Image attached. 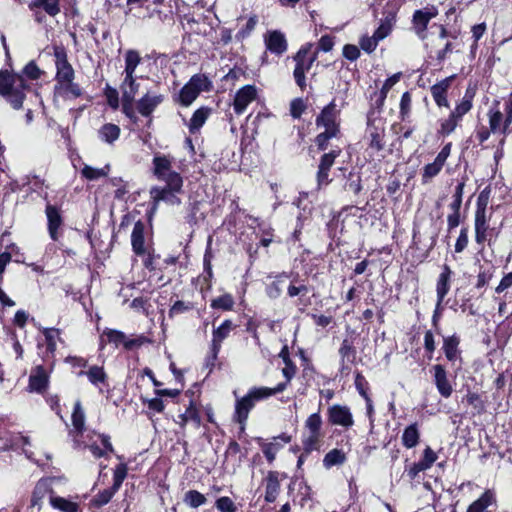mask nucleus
<instances>
[{
	"label": "nucleus",
	"instance_id": "nucleus-1",
	"mask_svg": "<svg viewBox=\"0 0 512 512\" xmlns=\"http://www.w3.org/2000/svg\"><path fill=\"white\" fill-rule=\"evenodd\" d=\"M25 77L37 80L41 76V70L34 61L29 62L23 69V74L0 73V94L12 105L14 109H20L25 98V90L28 85Z\"/></svg>",
	"mask_w": 512,
	"mask_h": 512
},
{
	"label": "nucleus",
	"instance_id": "nucleus-2",
	"mask_svg": "<svg viewBox=\"0 0 512 512\" xmlns=\"http://www.w3.org/2000/svg\"><path fill=\"white\" fill-rule=\"evenodd\" d=\"M286 389V384H277L274 388L269 387H253L248 393L236 400L234 420L241 425V429H244V425L248 419L249 412L253 409L256 402L268 399L269 397L283 392Z\"/></svg>",
	"mask_w": 512,
	"mask_h": 512
},
{
	"label": "nucleus",
	"instance_id": "nucleus-3",
	"mask_svg": "<svg viewBox=\"0 0 512 512\" xmlns=\"http://www.w3.org/2000/svg\"><path fill=\"white\" fill-rule=\"evenodd\" d=\"M367 139L370 154L379 153L385 147V120L380 116V110H371L367 116Z\"/></svg>",
	"mask_w": 512,
	"mask_h": 512
},
{
	"label": "nucleus",
	"instance_id": "nucleus-4",
	"mask_svg": "<svg viewBox=\"0 0 512 512\" xmlns=\"http://www.w3.org/2000/svg\"><path fill=\"white\" fill-rule=\"evenodd\" d=\"M313 44L306 43L303 45L293 57L296 65L293 72L296 84L303 90L306 87L305 74L311 68L317 59V52H312Z\"/></svg>",
	"mask_w": 512,
	"mask_h": 512
},
{
	"label": "nucleus",
	"instance_id": "nucleus-5",
	"mask_svg": "<svg viewBox=\"0 0 512 512\" xmlns=\"http://www.w3.org/2000/svg\"><path fill=\"white\" fill-rule=\"evenodd\" d=\"M211 81L204 74H195L182 87L178 95V101L182 106H190L201 92L209 91Z\"/></svg>",
	"mask_w": 512,
	"mask_h": 512
},
{
	"label": "nucleus",
	"instance_id": "nucleus-6",
	"mask_svg": "<svg viewBox=\"0 0 512 512\" xmlns=\"http://www.w3.org/2000/svg\"><path fill=\"white\" fill-rule=\"evenodd\" d=\"M153 173L158 180L165 182L174 189H179L182 176L172 170V161L168 156L156 155L153 158Z\"/></svg>",
	"mask_w": 512,
	"mask_h": 512
},
{
	"label": "nucleus",
	"instance_id": "nucleus-7",
	"mask_svg": "<svg viewBox=\"0 0 512 512\" xmlns=\"http://www.w3.org/2000/svg\"><path fill=\"white\" fill-rule=\"evenodd\" d=\"M53 55L55 57L57 81L61 84L73 81L74 70L67 60V53L65 48L61 45H54Z\"/></svg>",
	"mask_w": 512,
	"mask_h": 512
},
{
	"label": "nucleus",
	"instance_id": "nucleus-8",
	"mask_svg": "<svg viewBox=\"0 0 512 512\" xmlns=\"http://www.w3.org/2000/svg\"><path fill=\"white\" fill-rule=\"evenodd\" d=\"M340 109L337 108L336 102L333 100L326 105L321 113L316 118L317 127H323L325 130H330L332 133L339 132L338 118Z\"/></svg>",
	"mask_w": 512,
	"mask_h": 512
},
{
	"label": "nucleus",
	"instance_id": "nucleus-9",
	"mask_svg": "<svg viewBox=\"0 0 512 512\" xmlns=\"http://www.w3.org/2000/svg\"><path fill=\"white\" fill-rule=\"evenodd\" d=\"M113 344L116 348L123 346L126 350H131L136 346L143 344L144 337L129 339L125 333L115 329H105L101 336V342Z\"/></svg>",
	"mask_w": 512,
	"mask_h": 512
},
{
	"label": "nucleus",
	"instance_id": "nucleus-10",
	"mask_svg": "<svg viewBox=\"0 0 512 512\" xmlns=\"http://www.w3.org/2000/svg\"><path fill=\"white\" fill-rule=\"evenodd\" d=\"M490 216L487 211H475V241L477 244L490 242L493 236H496L494 228L489 226Z\"/></svg>",
	"mask_w": 512,
	"mask_h": 512
},
{
	"label": "nucleus",
	"instance_id": "nucleus-11",
	"mask_svg": "<svg viewBox=\"0 0 512 512\" xmlns=\"http://www.w3.org/2000/svg\"><path fill=\"white\" fill-rule=\"evenodd\" d=\"M438 15V10L434 6H428L423 9L416 10L413 14V28L419 38H426V29L431 19Z\"/></svg>",
	"mask_w": 512,
	"mask_h": 512
},
{
	"label": "nucleus",
	"instance_id": "nucleus-12",
	"mask_svg": "<svg viewBox=\"0 0 512 512\" xmlns=\"http://www.w3.org/2000/svg\"><path fill=\"white\" fill-rule=\"evenodd\" d=\"M451 143H447L441 151L437 154L436 158L432 163H429L424 166L422 173L423 183H427L430 179L435 177L442 170L447 158L451 152Z\"/></svg>",
	"mask_w": 512,
	"mask_h": 512
},
{
	"label": "nucleus",
	"instance_id": "nucleus-13",
	"mask_svg": "<svg viewBox=\"0 0 512 512\" xmlns=\"http://www.w3.org/2000/svg\"><path fill=\"white\" fill-rule=\"evenodd\" d=\"M328 421L332 425L350 428L354 424L353 415L349 407L335 404L328 409Z\"/></svg>",
	"mask_w": 512,
	"mask_h": 512
},
{
	"label": "nucleus",
	"instance_id": "nucleus-14",
	"mask_svg": "<svg viewBox=\"0 0 512 512\" xmlns=\"http://www.w3.org/2000/svg\"><path fill=\"white\" fill-rule=\"evenodd\" d=\"M73 429L69 431V435L73 438L74 447H81V438L85 429V413L81 403L76 402L72 413Z\"/></svg>",
	"mask_w": 512,
	"mask_h": 512
},
{
	"label": "nucleus",
	"instance_id": "nucleus-15",
	"mask_svg": "<svg viewBox=\"0 0 512 512\" xmlns=\"http://www.w3.org/2000/svg\"><path fill=\"white\" fill-rule=\"evenodd\" d=\"M257 97V88L254 85H245L240 88L234 97L233 108L237 115L245 112L248 105Z\"/></svg>",
	"mask_w": 512,
	"mask_h": 512
},
{
	"label": "nucleus",
	"instance_id": "nucleus-16",
	"mask_svg": "<svg viewBox=\"0 0 512 512\" xmlns=\"http://www.w3.org/2000/svg\"><path fill=\"white\" fill-rule=\"evenodd\" d=\"M182 187L183 180L180 181V186L177 190L166 184L165 187H153L150 194L155 202L163 201L170 205H179L181 200L177 195L182 192Z\"/></svg>",
	"mask_w": 512,
	"mask_h": 512
},
{
	"label": "nucleus",
	"instance_id": "nucleus-17",
	"mask_svg": "<svg viewBox=\"0 0 512 512\" xmlns=\"http://www.w3.org/2000/svg\"><path fill=\"white\" fill-rule=\"evenodd\" d=\"M77 376H86L89 383L96 387L100 393H103V388L108 386V375L103 366H89L88 370H80Z\"/></svg>",
	"mask_w": 512,
	"mask_h": 512
},
{
	"label": "nucleus",
	"instance_id": "nucleus-18",
	"mask_svg": "<svg viewBox=\"0 0 512 512\" xmlns=\"http://www.w3.org/2000/svg\"><path fill=\"white\" fill-rule=\"evenodd\" d=\"M264 42L266 49L275 55L284 54L288 48L286 37L279 30L268 31L264 35Z\"/></svg>",
	"mask_w": 512,
	"mask_h": 512
},
{
	"label": "nucleus",
	"instance_id": "nucleus-19",
	"mask_svg": "<svg viewBox=\"0 0 512 512\" xmlns=\"http://www.w3.org/2000/svg\"><path fill=\"white\" fill-rule=\"evenodd\" d=\"M497 508L496 494L487 489L478 499L467 508V512H494Z\"/></svg>",
	"mask_w": 512,
	"mask_h": 512
},
{
	"label": "nucleus",
	"instance_id": "nucleus-20",
	"mask_svg": "<svg viewBox=\"0 0 512 512\" xmlns=\"http://www.w3.org/2000/svg\"><path fill=\"white\" fill-rule=\"evenodd\" d=\"M164 95L148 91L137 102L138 112L144 116H150L153 111L163 102Z\"/></svg>",
	"mask_w": 512,
	"mask_h": 512
},
{
	"label": "nucleus",
	"instance_id": "nucleus-21",
	"mask_svg": "<svg viewBox=\"0 0 512 512\" xmlns=\"http://www.w3.org/2000/svg\"><path fill=\"white\" fill-rule=\"evenodd\" d=\"M97 440L91 441L89 444H85L81 440V447H88L94 457L100 458L106 455L108 452H113V446L110 442V437L104 434H97Z\"/></svg>",
	"mask_w": 512,
	"mask_h": 512
},
{
	"label": "nucleus",
	"instance_id": "nucleus-22",
	"mask_svg": "<svg viewBox=\"0 0 512 512\" xmlns=\"http://www.w3.org/2000/svg\"><path fill=\"white\" fill-rule=\"evenodd\" d=\"M46 217L48 222V232L52 240L57 241L59 238V229L63 224L60 210L51 204L46 206Z\"/></svg>",
	"mask_w": 512,
	"mask_h": 512
},
{
	"label": "nucleus",
	"instance_id": "nucleus-23",
	"mask_svg": "<svg viewBox=\"0 0 512 512\" xmlns=\"http://www.w3.org/2000/svg\"><path fill=\"white\" fill-rule=\"evenodd\" d=\"M291 441V437L285 433L274 437L273 441L269 443H263L261 445L262 452L269 463H272L277 453L283 448L284 444Z\"/></svg>",
	"mask_w": 512,
	"mask_h": 512
},
{
	"label": "nucleus",
	"instance_id": "nucleus-24",
	"mask_svg": "<svg viewBox=\"0 0 512 512\" xmlns=\"http://www.w3.org/2000/svg\"><path fill=\"white\" fill-rule=\"evenodd\" d=\"M434 370V382L439 394L444 398H449L453 392L452 385L450 384L446 370L442 365H435Z\"/></svg>",
	"mask_w": 512,
	"mask_h": 512
},
{
	"label": "nucleus",
	"instance_id": "nucleus-25",
	"mask_svg": "<svg viewBox=\"0 0 512 512\" xmlns=\"http://www.w3.org/2000/svg\"><path fill=\"white\" fill-rule=\"evenodd\" d=\"M280 492L279 474L275 471H269L265 478V501L273 503Z\"/></svg>",
	"mask_w": 512,
	"mask_h": 512
},
{
	"label": "nucleus",
	"instance_id": "nucleus-26",
	"mask_svg": "<svg viewBox=\"0 0 512 512\" xmlns=\"http://www.w3.org/2000/svg\"><path fill=\"white\" fill-rule=\"evenodd\" d=\"M452 271L448 265H444L442 268V272L439 275L437 286H436V293H437V306L441 307V304L445 298V296L448 294L450 289V278H451Z\"/></svg>",
	"mask_w": 512,
	"mask_h": 512
},
{
	"label": "nucleus",
	"instance_id": "nucleus-27",
	"mask_svg": "<svg viewBox=\"0 0 512 512\" xmlns=\"http://www.w3.org/2000/svg\"><path fill=\"white\" fill-rule=\"evenodd\" d=\"M452 77H448L431 87V94L435 103L439 107H448L449 103L447 100V91L450 87Z\"/></svg>",
	"mask_w": 512,
	"mask_h": 512
},
{
	"label": "nucleus",
	"instance_id": "nucleus-28",
	"mask_svg": "<svg viewBox=\"0 0 512 512\" xmlns=\"http://www.w3.org/2000/svg\"><path fill=\"white\" fill-rule=\"evenodd\" d=\"M144 224L141 221H137L134 224L132 234H131V244L133 251L137 255H143L145 253L144 247Z\"/></svg>",
	"mask_w": 512,
	"mask_h": 512
},
{
	"label": "nucleus",
	"instance_id": "nucleus-29",
	"mask_svg": "<svg viewBox=\"0 0 512 512\" xmlns=\"http://www.w3.org/2000/svg\"><path fill=\"white\" fill-rule=\"evenodd\" d=\"M289 279V274L283 272L274 276V280L266 286L265 292L270 299H277L281 296L283 286Z\"/></svg>",
	"mask_w": 512,
	"mask_h": 512
},
{
	"label": "nucleus",
	"instance_id": "nucleus-30",
	"mask_svg": "<svg viewBox=\"0 0 512 512\" xmlns=\"http://www.w3.org/2000/svg\"><path fill=\"white\" fill-rule=\"evenodd\" d=\"M176 423L181 427H184L188 423H193L195 428L200 427L201 416L193 402H190V405L186 411L178 416Z\"/></svg>",
	"mask_w": 512,
	"mask_h": 512
},
{
	"label": "nucleus",
	"instance_id": "nucleus-31",
	"mask_svg": "<svg viewBox=\"0 0 512 512\" xmlns=\"http://www.w3.org/2000/svg\"><path fill=\"white\" fill-rule=\"evenodd\" d=\"M9 441L10 444H3L0 448V451L5 452L10 450H22L28 458H31V455L25 449V447L30 444V440L28 437L20 434H13L10 436Z\"/></svg>",
	"mask_w": 512,
	"mask_h": 512
},
{
	"label": "nucleus",
	"instance_id": "nucleus-32",
	"mask_svg": "<svg viewBox=\"0 0 512 512\" xmlns=\"http://www.w3.org/2000/svg\"><path fill=\"white\" fill-rule=\"evenodd\" d=\"M48 377L45 370L38 366L29 378V388L31 391L42 392L46 389Z\"/></svg>",
	"mask_w": 512,
	"mask_h": 512
},
{
	"label": "nucleus",
	"instance_id": "nucleus-33",
	"mask_svg": "<svg viewBox=\"0 0 512 512\" xmlns=\"http://www.w3.org/2000/svg\"><path fill=\"white\" fill-rule=\"evenodd\" d=\"M120 133L121 130L119 126L112 123H106L98 130V137L104 143L113 144L119 139Z\"/></svg>",
	"mask_w": 512,
	"mask_h": 512
},
{
	"label": "nucleus",
	"instance_id": "nucleus-34",
	"mask_svg": "<svg viewBox=\"0 0 512 512\" xmlns=\"http://www.w3.org/2000/svg\"><path fill=\"white\" fill-rule=\"evenodd\" d=\"M50 505L61 512H78L79 504L71 501L70 499L57 496L55 494L50 495Z\"/></svg>",
	"mask_w": 512,
	"mask_h": 512
},
{
	"label": "nucleus",
	"instance_id": "nucleus-35",
	"mask_svg": "<svg viewBox=\"0 0 512 512\" xmlns=\"http://www.w3.org/2000/svg\"><path fill=\"white\" fill-rule=\"evenodd\" d=\"M210 112V108L201 107L193 113L188 124V128L191 133H195L204 125V123L206 122L207 118L210 115Z\"/></svg>",
	"mask_w": 512,
	"mask_h": 512
},
{
	"label": "nucleus",
	"instance_id": "nucleus-36",
	"mask_svg": "<svg viewBox=\"0 0 512 512\" xmlns=\"http://www.w3.org/2000/svg\"><path fill=\"white\" fill-rule=\"evenodd\" d=\"M459 338L456 335L444 337L443 339V351L446 358L454 362L459 357Z\"/></svg>",
	"mask_w": 512,
	"mask_h": 512
},
{
	"label": "nucleus",
	"instance_id": "nucleus-37",
	"mask_svg": "<svg viewBox=\"0 0 512 512\" xmlns=\"http://www.w3.org/2000/svg\"><path fill=\"white\" fill-rule=\"evenodd\" d=\"M420 433L416 423L407 426L402 434L401 440L404 447L411 449L419 443Z\"/></svg>",
	"mask_w": 512,
	"mask_h": 512
},
{
	"label": "nucleus",
	"instance_id": "nucleus-38",
	"mask_svg": "<svg viewBox=\"0 0 512 512\" xmlns=\"http://www.w3.org/2000/svg\"><path fill=\"white\" fill-rule=\"evenodd\" d=\"M232 329V321L225 320L218 328L213 330L211 344L221 348L222 342L229 336Z\"/></svg>",
	"mask_w": 512,
	"mask_h": 512
},
{
	"label": "nucleus",
	"instance_id": "nucleus-39",
	"mask_svg": "<svg viewBox=\"0 0 512 512\" xmlns=\"http://www.w3.org/2000/svg\"><path fill=\"white\" fill-rule=\"evenodd\" d=\"M51 494H54V492L49 488L48 483L44 480L39 481L36 484L31 497V506H38L40 508L42 500L47 495L50 497Z\"/></svg>",
	"mask_w": 512,
	"mask_h": 512
},
{
	"label": "nucleus",
	"instance_id": "nucleus-40",
	"mask_svg": "<svg viewBox=\"0 0 512 512\" xmlns=\"http://www.w3.org/2000/svg\"><path fill=\"white\" fill-rule=\"evenodd\" d=\"M120 89L122 91L123 100L134 101V98L139 89V84L136 83V78L134 75L130 77L125 76Z\"/></svg>",
	"mask_w": 512,
	"mask_h": 512
},
{
	"label": "nucleus",
	"instance_id": "nucleus-41",
	"mask_svg": "<svg viewBox=\"0 0 512 512\" xmlns=\"http://www.w3.org/2000/svg\"><path fill=\"white\" fill-rule=\"evenodd\" d=\"M110 171V165L107 164L102 168H95L90 165H84L81 169V175L89 181L98 180L106 177Z\"/></svg>",
	"mask_w": 512,
	"mask_h": 512
},
{
	"label": "nucleus",
	"instance_id": "nucleus-42",
	"mask_svg": "<svg viewBox=\"0 0 512 512\" xmlns=\"http://www.w3.org/2000/svg\"><path fill=\"white\" fill-rule=\"evenodd\" d=\"M346 461V454L337 448L330 450L323 458V466L330 469L333 466L342 465Z\"/></svg>",
	"mask_w": 512,
	"mask_h": 512
},
{
	"label": "nucleus",
	"instance_id": "nucleus-43",
	"mask_svg": "<svg viewBox=\"0 0 512 512\" xmlns=\"http://www.w3.org/2000/svg\"><path fill=\"white\" fill-rule=\"evenodd\" d=\"M399 0H389L383 8V18L381 21L388 23L392 26L396 23V16L399 10Z\"/></svg>",
	"mask_w": 512,
	"mask_h": 512
},
{
	"label": "nucleus",
	"instance_id": "nucleus-44",
	"mask_svg": "<svg viewBox=\"0 0 512 512\" xmlns=\"http://www.w3.org/2000/svg\"><path fill=\"white\" fill-rule=\"evenodd\" d=\"M488 119H489V128L493 134H496V133L505 134L503 132V125H504L505 119H503V114L499 110L490 109L488 112Z\"/></svg>",
	"mask_w": 512,
	"mask_h": 512
},
{
	"label": "nucleus",
	"instance_id": "nucleus-45",
	"mask_svg": "<svg viewBox=\"0 0 512 512\" xmlns=\"http://www.w3.org/2000/svg\"><path fill=\"white\" fill-rule=\"evenodd\" d=\"M141 61L140 55L135 50H128L125 54V76H132Z\"/></svg>",
	"mask_w": 512,
	"mask_h": 512
},
{
	"label": "nucleus",
	"instance_id": "nucleus-46",
	"mask_svg": "<svg viewBox=\"0 0 512 512\" xmlns=\"http://www.w3.org/2000/svg\"><path fill=\"white\" fill-rule=\"evenodd\" d=\"M235 304L234 298L231 294L225 293L217 298L212 299L211 308L222 310V311H230L233 309Z\"/></svg>",
	"mask_w": 512,
	"mask_h": 512
},
{
	"label": "nucleus",
	"instance_id": "nucleus-47",
	"mask_svg": "<svg viewBox=\"0 0 512 512\" xmlns=\"http://www.w3.org/2000/svg\"><path fill=\"white\" fill-rule=\"evenodd\" d=\"M401 72H398V73H395L393 74L391 77H389L388 79L385 80L381 90H380V96H379V99L377 100V106L378 108L380 109L383 104H384V101L387 97V94L389 92V90L396 84L399 82L400 78H401Z\"/></svg>",
	"mask_w": 512,
	"mask_h": 512
},
{
	"label": "nucleus",
	"instance_id": "nucleus-48",
	"mask_svg": "<svg viewBox=\"0 0 512 512\" xmlns=\"http://www.w3.org/2000/svg\"><path fill=\"white\" fill-rule=\"evenodd\" d=\"M32 7L42 8L52 17L56 16L60 12L59 0H34Z\"/></svg>",
	"mask_w": 512,
	"mask_h": 512
},
{
	"label": "nucleus",
	"instance_id": "nucleus-49",
	"mask_svg": "<svg viewBox=\"0 0 512 512\" xmlns=\"http://www.w3.org/2000/svg\"><path fill=\"white\" fill-rule=\"evenodd\" d=\"M183 501L191 508H198L206 503V497L197 490H189L185 493Z\"/></svg>",
	"mask_w": 512,
	"mask_h": 512
},
{
	"label": "nucleus",
	"instance_id": "nucleus-50",
	"mask_svg": "<svg viewBox=\"0 0 512 512\" xmlns=\"http://www.w3.org/2000/svg\"><path fill=\"white\" fill-rule=\"evenodd\" d=\"M342 363L353 364L356 359V350L354 346L347 340H343L339 349Z\"/></svg>",
	"mask_w": 512,
	"mask_h": 512
},
{
	"label": "nucleus",
	"instance_id": "nucleus-51",
	"mask_svg": "<svg viewBox=\"0 0 512 512\" xmlns=\"http://www.w3.org/2000/svg\"><path fill=\"white\" fill-rule=\"evenodd\" d=\"M116 492L117 490H114L113 487L104 489L93 497L90 501V505L92 507L100 508L109 503Z\"/></svg>",
	"mask_w": 512,
	"mask_h": 512
},
{
	"label": "nucleus",
	"instance_id": "nucleus-52",
	"mask_svg": "<svg viewBox=\"0 0 512 512\" xmlns=\"http://www.w3.org/2000/svg\"><path fill=\"white\" fill-rule=\"evenodd\" d=\"M412 107V97L410 92H404L401 96L400 104H399V117L402 121H406L411 114Z\"/></svg>",
	"mask_w": 512,
	"mask_h": 512
},
{
	"label": "nucleus",
	"instance_id": "nucleus-53",
	"mask_svg": "<svg viewBox=\"0 0 512 512\" xmlns=\"http://www.w3.org/2000/svg\"><path fill=\"white\" fill-rule=\"evenodd\" d=\"M459 123L460 121L450 113L448 118L440 121V128L438 130V134L442 136L450 135L452 132L455 131Z\"/></svg>",
	"mask_w": 512,
	"mask_h": 512
},
{
	"label": "nucleus",
	"instance_id": "nucleus-54",
	"mask_svg": "<svg viewBox=\"0 0 512 512\" xmlns=\"http://www.w3.org/2000/svg\"><path fill=\"white\" fill-rule=\"evenodd\" d=\"M321 427L322 418L318 412L311 414L305 421V429L308 431V433L322 434Z\"/></svg>",
	"mask_w": 512,
	"mask_h": 512
},
{
	"label": "nucleus",
	"instance_id": "nucleus-55",
	"mask_svg": "<svg viewBox=\"0 0 512 512\" xmlns=\"http://www.w3.org/2000/svg\"><path fill=\"white\" fill-rule=\"evenodd\" d=\"M472 108V99L469 97H464L460 103L456 105L451 114L457 118L460 122L465 114H467Z\"/></svg>",
	"mask_w": 512,
	"mask_h": 512
},
{
	"label": "nucleus",
	"instance_id": "nucleus-56",
	"mask_svg": "<svg viewBox=\"0 0 512 512\" xmlns=\"http://www.w3.org/2000/svg\"><path fill=\"white\" fill-rule=\"evenodd\" d=\"M109 183L115 188V198L122 200L128 194L127 183L122 178L113 177Z\"/></svg>",
	"mask_w": 512,
	"mask_h": 512
},
{
	"label": "nucleus",
	"instance_id": "nucleus-57",
	"mask_svg": "<svg viewBox=\"0 0 512 512\" xmlns=\"http://www.w3.org/2000/svg\"><path fill=\"white\" fill-rule=\"evenodd\" d=\"M127 476V467L125 464H119L116 466L113 473V485L114 490H119L124 479Z\"/></svg>",
	"mask_w": 512,
	"mask_h": 512
},
{
	"label": "nucleus",
	"instance_id": "nucleus-58",
	"mask_svg": "<svg viewBox=\"0 0 512 512\" xmlns=\"http://www.w3.org/2000/svg\"><path fill=\"white\" fill-rule=\"evenodd\" d=\"M215 507L220 512H237V507L233 500L227 496H222L215 501Z\"/></svg>",
	"mask_w": 512,
	"mask_h": 512
},
{
	"label": "nucleus",
	"instance_id": "nucleus-59",
	"mask_svg": "<svg viewBox=\"0 0 512 512\" xmlns=\"http://www.w3.org/2000/svg\"><path fill=\"white\" fill-rule=\"evenodd\" d=\"M379 42L380 40L376 39V36L373 34L372 36H363L360 39L359 44L362 50L367 53H372L376 49Z\"/></svg>",
	"mask_w": 512,
	"mask_h": 512
},
{
	"label": "nucleus",
	"instance_id": "nucleus-60",
	"mask_svg": "<svg viewBox=\"0 0 512 512\" xmlns=\"http://www.w3.org/2000/svg\"><path fill=\"white\" fill-rule=\"evenodd\" d=\"M322 434L308 433L303 440V446L306 451H313L319 448V442Z\"/></svg>",
	"mask_w": 512,
	"mask_h": 512
},
{
	"label": "nucleus",
	"instance_id": "nucleus-61",
	"mask_svg": "<svg viewBox=\"0 0 512 512\" xmlns=\"http://www.w3.org/2000/svg\"><path fill=\"white\" fill-rule=\"evenodd\" d=\"M44 336L46 340L47 350L54 352L56 350V340L59 337V330L57 329H45Z\"/></svg>",
	"mask_w": 512,
	"mask_h": 512
},
{
	"label": "nucleus",
	"instance_id": "nucleus-62",
	"mask_svg": "<svg viewBox=\"0 0 512 512\" xmlns=\"http://www.w3.org/2000/svg\"><path fill=\"white\" fill-rule=\"evenodd\" d=\"M306 109V104L301 98H295L290 104V114L293 118L298 119L301 117Z\"/></svg>",
	"mask_w": 512,
	"mask_h": 512
},
{
	"label": "nucleus",
	"instance_id": "nucleus-63",
	"mask_svg": "<svg viewBox=\"0 0 512 512\" xmlns=\"http://www.w3.org/2000/svg\"><path fill=\"white\" fill-rule=\"evenodd\" d=\"M355 387H356L358 393L363 398L369 397V394H368L369 384H368L367 380L365 379V377L361 373H357L355 376Z\"/></svg>",
	"mask_w": 512,
	"mask_h": 512
},
{
	"label": "nucleus",
	"instance_id": "nucleus-64",
	"mask_svg": "<svg viewBox=\"0 0 512 512\" xmlns=\"http://www.w3.org/2000/svg\"><path fill=\"white\" fill-rule=\"evenodd\" d=\"M512 123V92L509 95L508 100L505 104V120L503 125V132H510V125Z\"/></svg>",
	"mask_w": 512,
	"mask_h": 512
}]
</instances>
